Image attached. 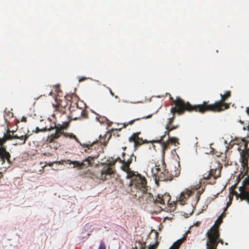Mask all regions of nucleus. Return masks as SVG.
<instances>
[{
  "label": "nucleus",
  "instance_id": "nucleus-35",
  "mask_svg": "<svg viewBox=\"0 0 249 249\" xmlns=\"http://www.w3.org/2000/svg\"><path fill=\"white\" fill-rule=\"evenodd\" d=\"M68 135H69V137H70V138L74 139L77 142L79 143L80 144H81L79 142L78 140L77 139L76 136L74 135L73 134H72V133H68Z\"/></svg>",
  "mask_w": 249,
  "mask_h": 249
},
{
  "label": "nucleus",
  "instance_id": "nucleus-49",
  "mask_svg": "<svg viewBox=\"0 0 249 249\" xmlns=\"http://www.w3.org/2000/svg\"><path fill=\"white\" fill-rule=\"evenodd\" d=\"M143 244H144V247L142 246L141 248V249H146L145 243H144Z\"/></svg>",
  "mask_w": 249,
  "mask_h": 249
},
{
  "label": "nucleus",
  "instance_id": "nucleus-53",
  "mask_svg": "<svg viewBox=\"0 0 249 249\" xmlns=\"http://www.w3.org/2000/svg\"><path fill=\"white\" fill-rule=\"evenodd\" d=\"M114 96L115 97V98L116 99H118V98H119V97H118V96H116H116H115V95H114Z\"/></svg>",
  "mask_w": 249,
  "mask_h": 249
},
{
  "label": "nucleus",
  "instance_id": "nucleus-1",
  "mask_svg": "<svg viewBox=\"0 0 249 249\" xmlns=\"http://www.w3.org/2000/svg\"><path fill=\"white\" fill-rule=\"evenodd\" d=\"M83 147L85 149L84 151L88 154L89 155L85 159L82 161H71L70 160H63V162L66 164H73V168H77L78 169H82L84 167H88L92 165L95 159H97L100 153L103 150L102 146V142H99L98 141L93 142L91 143L89 142V143L81 144Z\"/></svg>",
  "mask_w": 249,
  "mask_h": 249
},
{
  "label": "nucleus",
  "instance_id": "nucleus-51",
  "mask_svg": "<svg viewBox=\"0 0 249 249\" xmlns=\"http://www.w3.org/2000/svg\"><path fill=\"white\" fill-rule=\"evenodd\" d=\"M157 171H159V170H160L157 167H156V169H155ZM157 174H158V172H157Z\"/></svg>",
  "mask_w": 249,
  "mask_h": 249
},
{
  "label": "nucleus",
  "instance_id": "nucleus-18",
  "mask_svg": "<svg viewBox=\"0 0 249 249\" xmlns=\"http://www.w3.org/2000/svg\"><path fill=\"white\" fill-rule=\"evenodd\" d=\"M179 125H174L172 124L171 125H165V129L166 130L164 132V135L161 137L160 139L159 140L155 141V142H160L161 141H163V138L165 137L166 135H167L168 136H169L170 132L176 129H177L179 127Z\"/></svg>",
  "mask_w": 249,
  "mask_h": 249
},
{
  "label": "nucleus",
  "instance_id": "nucleus-12",
  "mask_svg": "<svg viewBox=\"0 0 249 249\" xmlns=\"http://www.w3.org/2000/svg\"><path fill=\"white\" fill-rule=\"evenodd\" d=\"M171 200V196L168 193H165L164 195H158L156 198V204L162 205L165 206V205L171 204L170 202Z\"/></svg>",
  "mask_w": 249,
  "mask_h": 249
},
{
  "label": "nucleus",
  "instance_id": "nucleus-2",
  "mask_svg": "<svg viewBox=\"0 0 249 249\" xmlns=\"http://www.w3.org/2000/svg\"><path fill=\"white\" fill-rule=\"evenodd\" d=\"M231 91H226L224 94H220L221 100L216 101L213 104H208L209 101H203L199 106V110L201 112V114H204L206 112H218L227 109L230 107V103H225V102L231 97Z\"/></svg>",
  "mask_w": 249,
  "mask_h": 249
},
{
  "label": "nucleus",
  "instance_id": "nucleus-42",
  "mask_svg": "<svg viewBox=\"0 0 249 249\" xmlns=\"http://www.w3.org/2000/svg\"><path fill=\"white\" fill-rule=\"evenodd\" d=\"M220 218L222 219V218L226 216V214L224 212H223L220 215Z\"/></svg>",
  "mask_w": 249,
  "mask_h": 249
},
{
  "label": "nucleus",
  "instance_id": "nucleus-37",
  "mask_svg": "<svg viewBox=\"0 0 249 249\" xmlns=\"http://www.w3.org/2000/svg\"><path fill=\"white\" fill-rule=\"evenodd\" d=\"M98 249H106V245L103 241H100Z\"/></svg>",
  "mask_w": 249,
  "mask_h": 249
},
{
  "label": "nucleus",
  "instance_id": "nucleus-58",
  "mask_svg": "<svg viewBox=\"0 0 249 249\" xmlns=\"http://www.w3.org/2000/svg\"><path fill=\"white\" fill-rule=\"evenodd\" d=\"M51 93H52V91L50 92L49 95H51Z\"/></svg>",
  "mask_w": 249,
  "mask_h": 249
},
{
  "label": "nucleus",
  "instance_id": "nucleus-9",
  "mask_svg": "<svg viewBox=\"0 0 249 249\" xmlns=\"http://www.w3.org/2000/svg\"><path fill=\"white\" fill-rule=\"evenodd\" d=\"M147 188L146 189L145 191H141V195L139 194L137 195V193H135V191L132 190V194L131 195L133 196H135L136 197H138L139 199H142L143 200H145L147 203H153L154 204H156V198H154L152 194L150 193H147Z\"/></svg>",
  "mask_w": 249,
  "mask_h": 249
},
{
  "label": "nucleus",
  "instance_id": "nucleus-15",
  "mask_svg": "<svg viewBox=\"0 0 249 249\" xmlns=\"http://www.w3.org/2000/svg\"><path fill=\"white\" fill-rule=\"evenodd\" d=\"M6 147H0V159L3 163L6 160L9 163H11V155L9 152L7 151Z\"/></svg>",
  "mask_w": 249,
  "mask_h": 249
},
{
  "label": "nucleus",
  "instance_id": "nucleus-32",
  "mask_svg": "<svg viewBox=\"0 0 249 249\" xmlns=\"http://www.w3.org/2000/svg\"><path fill=\"white\" fill-rule=\"evenodd\" d=\"M127 156H130V155L127 154L124 152H123L122 154V164H124L127 159Z\"/></svg>",
  "mask_w": 249,
  "mask_h": 249
},
{
  "label": "nucleus",
  "instance_id": "nucleus-16",
  "mask_svg": "<svg viewBox=\"0 0 249 249\" xmlns=\"http://www.w3.org/2000/svg\"><path fill=\"white\" fill-rule=\"evenodd\" d=\"M160 143L162 144V147L163 148V150H167L169 146V145L170 144H175L176 143H178V139L176 137H170V136H168V140L166 141V142L163 141H161Z\"/></svg>",
  "mask_w": 249,
  "mask_h": 249
},
{
  "label": "nucleus",
  "instance_id": "nucleus-52",
  "mask_svg": "<svg viewBox=\"0 0 249 249\" xmlns=\"http://www.w3.org/2000/svg\"><path fill=\"white\" fill-rule=\"evenodd\" d=\"M232 196H230V200H229V201L231 202V201H232Z\"/></svg>",
  "mask_w": 249,
  "mask_h": 249
},
{
  "label": "nucleus",
  "instance_id": "nucleus-59",
  "mask_svg": "<svg viewBox=\"0 0 249 249\" xmlns=\"http://www.w3.org/2000/svg\"><path fill=\"white\" fill-rule=\"evenodd\" d=\"M225 245H228V243H225Z\"/></svg>",
  "mask_w": 249,
  "mask_h": 249
},
{
  "label": "nucleus",
  "instance_id": "nucleus-57",
  "mask_svg": "<svg viewBox=\"0 0 249 249\" xmlns=\"http://www.w3.org/2000/svg\"><path fill=\"white\" fill-rule=\"evenodd\" d=\"M124 150H125L126 149V147L123 148Z\"/></svg>",
  "mask_w": 249,
  "mask_h": 249
},
{
  "label": "nucleus",
  "instance_id": "nucleus-31",
  "mask_svg": "<svg viewBox=\"0 0 249 249\" xmlns=\"http://www.w3.org/2000/svg\"><path fill=\"white\" fill-rule=\"evenodd\" d=\"M175 119V115H173L171 117L167 119V122L165 125H171Z\"/></svg>",
  "mask_w": 249,
  "mask_h": 249
},
{
  "label": "nucleus",
  "instance_id": "nucleus-43",
  "mask_svg": "<svg viewBox=\"0 0 249 249\" xmlns=\"http://www.w3.org/2000/svg\"><path fill=\"white\" fill-rule=\"evenodd\" d=\"M238 183L236 182L234 185L232 186L231 187V189H232V190H234L236 188V185Z\"/></svg>",
  "mask_w": 249,
  "mask_h": 249
},
{
  "label": "nucleus",
  "instance_id": "nucleus-36",
  "mask_svg": "<svg viewBox=\"0 0 249 249\" xmlns=\"http://www.w3.org/2000/svg\"><path fill=\"white\" fill-rule=\"evenodd\" d=\"M6 142L5 139H4L3 136L2 138H0V147H6V146L3 145Z\"/></svg>",
  "mask_w": 249,
  "mask_h": 249
},
{
  "label": "nucleus",
  "instance_id": "nucleus-41",
  "mask_svg": "<svg viewBox=\"0 0 249 249\" xmlns=\"http://www.w3.org/2000/svg\"><path fill=\"white\" fill-rule=\"evenodd\" d=\"M200 195V192L199 191L197 192V196H196L197 201H198V200L199 199Z\"/></svg>",
  "mask_w": 249,
  "mask_h": 249
},
{
  "label": "nucleus",
  "instance_id": "nucleus-23",
  "mask_svg": "<svg viewBox=\"0 0 249 249\" xmlns=\"http://www.w3.org/2000/svg\"><path fill=\"white\" fill-rule=\"evenodd\" d=\"M185 240L186 237H183L182 238L178 240L173 244V245L169 249H179L181 245Z\"/></svg>",
  "mask_w": 249,
  "mask_h": 249
},
{
  "label": "nucleus",
  "instance_id": "nucleus-27",
  "mask_svg": "<svg viewBox=\"0 0 249 249\" xmlns=\"http://www.w3.org/2000/svg\"><path fill=\"white\" fill-rule=\"evenodd\" d=\"M29 136V135L27 134L25 135H19L18 139H19L21 141L20 142H19V144L20 145L24 144Z\"/></svg>",
  "mask_w": 249,
  "mask_h": 249
},
{
  "label": "nucleus",
  "instance_id": "nucleus-33",
  "mask_svg": "<svg viewBox=\"0 0 249 249\" xmlns=\"http://www.w3.org/2000/svg\"><path fill=\"white\" fill-rule=\"evenodd\" d=\"M140 120V118H137V119L132 120L131 121H130L128 122H125L124 124V127H126L128 125L132 124L135 121H136L137 120Z\"/></svg>",
  "mask_w": 249,
  "mask_h": 249
},
{
  "label": "nucleus",
  "instance_id": "nucleus-39",
  "mask_svg": "<svg viewBox=\"0 0 249 249\" xmlns=\"http://www.w3.org/2000/svg\"><path fill=\"white\" fill-rule=\"evenodd\" d=\"M107 88L109 90L110 94H111V95L112 96H114V92H112V91L111 90V89L110 88H108V87H107Z\"/></svg>",
  "mask_w": 249,
  "mask_h": 249
},
{
  "label": "nucleus",
  "instance_id": "nucleus-7",
  "mask_svg": "<svg viewBox=\"0 0 249 249\" xmlns=\"http://www.w3.org/2000/svg\"><path fill=\"white\" fill-rule=\"evenodd\" d=\"M70 121L64 122L62 124H58L57 125L53 123L54 128H55V132L54 134H52L49 137V142H52L54 139H58L61 134H63L64 129H66L69 125Z\"/></svg>",
  "mask_w": 249,
  "mask_h": 249
},
{
  "label": "nucleus",
  "instance_id": "nucleus-38",
  "mask_svg": "<svg viewBox=\"0 0 249 249\" xmlns=\"http://www.w3.org/2000/svg\"><path fill=\"white\" fill-rule=\"evenodd\" d=\"M88 79V78L87 77H82L81 78H80L79 79V82H83L86 80Z\"/></svg>",
  "mask_w": 249,
  "mask_h": 249
},
{
  "label": "nucleus",
  "instance_id": "nucleus-22",
  "mask_svg": "<svg viewBox=\"0 0 249 249\" xmlns=\"http://www.w3.org/2000/svg\"><path fill=\"white\" fill-rule=\"evenodd\" d=\"M213 171L212 170H211L209 173H205L203 175V178L205 179H210L211 178H213V181H210L209 183H214L215 182V179L216 178L213 176Z\"/></svg>",
  "mask_w": 249,
  "mask_h": 249
},
{
  "label": "nucleus",
  "instance_id": "nucleus-5",
  "mask_svg": "<svg viewBox=\"0 0 249 249\" xmlns=\"http://www.w3.org/2000/svg\"><path fill=\"white\" fill-rule=\"evenodd\" d=\"M71 117L74 120H80L88 117L87 111L85 109V105L82 102H71L69 107Z\"/></svg>",
  "mask_w": 249,
  "mask_h": 249
},
{
  "label": "nucleus",
  "instance_id": "nucleus-34",
  "mask_svg": "<svg viewBox=\"0 0 249 249\" xmlns=\"http://www.w3.org/2000/svg\"><path fill=\"white\" fill-rule=\"evenodd\" d=\"M117 161H119L120 163L122 164V158L118 157L115 160H114L113 161H111L109 163L111 164V165H112L113 166Z\"/></svg>",
  "mask_w": 249,
  "mask_h": 249
},
{
  "label": "nucleus",
  "instance_id": "nucleus-56",
  "mask_svg": "<svg viewBox=\"0 0 249 249\" xmlns=\"http://www.w3.org/2000/svg\"><path fill=\"white\" fill-rule=\"evenodd\" d=\"M133 249H138L137 247H135V248H133Z\"/></svg>",
  "mask_w": 249,
  "mask_h": 249
},
{
  "label": "nucleus",
  "instance_id": "nucleus-11",
  "mask_svg": "<svg viewBox=\"0 0 249 249\" xmlns=\"http://www.w3.org/2000/svg\"><path fill=\"white\" fill-rule=\"evenodd\" d=\"M240 160L242 168L246 170L245 174L248 173V160L249 159V149L246 150H242L240 152Z\"/></svg>",
  "mask_w": 249,
  "mask_h": 249
},
{
  "label": "nucleus",
  "instance_id": "nucleus-26",
  "mask_svg": "<svg viewBox=\"0 0 249 249\" xmlns=\"http://www.w3.org/2000/svg\"><path fill=\"white\" fill-rule=\"evenodd\" d=\"M5 131H6V132H4L3 137L4 139H5L6 141H7V140H12L14 132H12L13 134L11 135L10 134L11 131L9 130L8 129L6 130V128H5Z\"/></svg>",
  "mask_w": 249,
  "mask_h": 249
},
{
  "label": "nucleus",
  "instance_id": "nucleus-45",
  "mask_svg": "<svg viewBox=\"0 0 249 249\" xmlns=\"http://www.w3.org/2000/svg\"><path fill=\"white\" fill-rule=\"evenodd\" d=\"M18 136H19V135H18L17 134L15 135H13V139H18Z\"/></svg>",
  "mask_w": 249,
  "mask_h": 249
},
{
  "label": "nucleus",
  "instance_id": "nucleus-44",
  "mask_svg": "<svg viewBox=\"0 0 249 249\" xmlns=\"http://www.w3.org/2000/svg\"><path fill=\"white\" fill-rule=\"evenodd\" d=\"M21 121V122H27L26 118L24 116L22 117Z\"/></svg>",
  "mask_w": 249,
  "mask_h": 249
},
{
  "label": "nucleus",
  "instance_id": "nucleus-28",
  "mask_svg": "<svg viewBox=\"0 0 249 249\" xmlns=\"http://www.w3.org/2000/svg\"><path fill=\"white\" fill-rule=\"evenodd\" d=\"M242 185L241 186H244L246 190L248 191V188L247 185H249V176L248 175L242 181Z\"/></svg>",
  "mask_w": 249,
  "mask_h": 249
},
{
  "label": "nucleus",
  "instance_id": "nucleus-8",
  "mask_svg": "<svg viewBox=\"0 0 249 249\" xmlns=\"http://www.w3.org/2000/svg\"><path fill=\"white\" fill-rule=\"evenodd\" d=\"M114 171L113 166L109 163L104 164L103 167L98 173L97 177L99 179L105 181L108 178V176L110 177L114 174Z\"/></svg>",
  "mask_w": 249,
  "mask_h": 249
},
{
  "label": "nucleus",
  "instance_id": "nucleus-4",
  "mask_svg": "<svg viewBox=\"0 0 249 249\" xmlns=\"http://www.w3.org/2000/svg\"><path fill=\"white\" fill-rule=\"evenodd\" d=\"M126 178L131 179L129 186L131 187L130 188L131 192L132 189L135 191V193L137 192L139 193L141 191H145L148 187L146 179L140 174H136L134 172H129L127 175Z\"/></svg>",
  "mask_w": 249,
  "mask_h": 249
},
{
  "label": "nucleus",
  "instance_id": "nucleus-46",
  "mask_svg": "<svg viewBox=\"0 0 249 249\" xmlns=\"http://www.w3.org/2000/svg\"><path fill=\"white\" fill-rule=\"evenodd\" d=\"M246 112L248 115L249 116V107L246 108Z\"/></svg>",
  "mask_w": 249,
  "mask_h": 249
},
{
  "label": "nucleus",
  "instance_id": "nucleus-13",
  "mask_svg": "<svg viewBox=\"0 0 249 249\" xmlns=\"http://www.w3.org/2000/svg\"><path fill=\"white\" fill-rule=\"evenodd\" d=\"M140 133L141 132L134 133L129 138V141L134 143V147L135 148L144 143L148 142L146 140H143L142 138H139V135Z\"/></svg>",
  "mask_w": 249,
  "mask_h": 249
},
{
  "label": "nucleus",
  "instance_id": "nucleus-47",
  "mask_svg": "<svg viewBox=\"0 0 249 249\" xmlns=\"http://www.w3.org/2000/svg\"><path fill=\"white\" fill-rule=\"evenodd\" d=\"M151 116H152V114L149 115H148V116H146V117H142V118H150Z\"/></svg>",
  "mask_w": 249,
  "mask_h": 249
},
{
  "label": "nucleus",
  "instance_id": "nucleus-40",
  "mask_svg": "<svg viewBox=\"0 0 249 249\" xmlns=\"http://www.w3.org/2000/svg\"><path fill=\"white\" fill-rule=\"evenodd\" d=\"M231 201H229L228 202H227V207H226V208L225 209L224 211H225L227 210V208H228V207H229L230 206V205L231 204Z\"/></svg>",
  "mask_w": 249,
  "mask_h": 249
},
{
  "label": "nucleus",
  "instance_id": "nucleus-14",
  "mask_svg": "<svg viewBox=\"0 0 249 249\" xmlns=\"http://www.w3.org/2000/svg\"><path fill=\"white\" fill-rule=\"evenodd\" d=\"M133 158H134L136 161V157L134 156L133 154L130 155V156H127V160L125 163L124 164H122L121 167V169L124 172H125L127 174L129 172H133V171L130 170L129 168L130 164L132 163Z\"/></svg>",
  "mask_w": 249,
  "mask_h": 249
},
{
  "label": "nucleus",
  "instance_id": "nucleus-55",
  "mask_svg": "<svg viewBox=\"0 0 249 249\" xmlns=\"http://www.w3.org/2000/svg\"><path fill=\"white\" fill-rule=\"evenodd\" d=\"M1 176H2V173L1 172H0V178H1Z\"/></svg>",
  "mask_w": 249,
  "mask_h": 249
},
{
  "label": "nucleus",
  "instance_id": "nucleus-21",
  "mask_svg": "<svg viewBox=\"0 0 249 249\" xmlns=\"http://www.w3.org/2000/svg\"><path fill=\"white\" fill-rule=\"evenodd\" d=\"M153 231H154L155 233V238L156 239V242L155 243V244L153 245H150L148 249H157L159 244V242L158 240L159 237V233L154 230H152L151 232H152Z\"/></svg>",
  "mask_w": 249,
  "mask_h": 249
},
{
  "label": "nucleus",
  "instance_id": "nucleus-24",
  "mask_svg": "<svg viewBox=\"0 0 249 249\" xmlns=\"http://www.w3.org/2000/svg\"><path fill=\"white\" fill-rule=\"evenodd\" d=\"M54 126H50V127L44 126V127H41V128H39V127H36V128L35 132L36 133H39L40 132H45V131H46L47 130L50 131V130H51L52 129H54Z\"/></svg>",
  "mask_w": 249,
  "mask_h": 249
},
{
  "label": "nucleus",
  "instance_id": "nucleus-54",
  "mask_svg": "<svg viewBox=\"0 0 249 249\" xmlns=\"http://www.w3.org/2000/svg\"><path fill=\"white\" fill-rule=\"evenodd\" d=\"M50 126H53V125H46L45 126H48V127H50Z\"/></svg>",
  "mask_w": 249,
  "mask_h": 249
},
{
  "label": "nucleus",
  "instance_id": "nucleus-3",
  "mask_svg": "<svg viewBox=\"0 0 249 249\" xmlns=\"http://www.w3.org/2000/svg\"><path fill=\"white\" fill-rule=\"evenodd\" d=\"M170 99L175 105V107H172L170 109L172 116L175 115L176 113L179 115H182L185 111H196L201 113V112L199 110V106H200V104L192 105L189 102H185L184 100L179 97H177L176 99L170 97Z\"/></svg>",
  "mask_w": 249,
  "mask_h": 249
},
{
  "label": "nucleus",
  "instance_id": "nucleus-48",
  "mask_svg": "<svg viewBox=\"0 0 249 249\" xmlns=\"http://www.w3.org/2000/svg\"><path fill=\"white\" fill-rule=\"evenodd\" d=\"M68 133H67V132H65V133H64V132H63V135H64L65 137H69V135H68Z\"/></svg>",
  "mask_w": 249,
  "mask_h": 249
},
{
  "label": "nucleus",
  "instance_id": "nucleus-17",
  "mask_svg": "<svg viewBox=\"0 0 249 249\" xmlns=\"http://www.w3.org/2000/svg\"><path fill=\"white\" fill-rule=\"evenodd\" d=\"M193 192L190 190H186L180 194V196L178 199V201L180 202L181 205L185 204L186 200L192 195Z\"/></svg>",
  "mask_w": 249,
  "mask_h": 249
},
{
  "label": "nucleus",
  "instance_id": "nucleus-60",
  "mask_svg": "<svg viewBox=\"0 0 249 249\" xmlns=\"http://www.w3.org/2000/svg\"><path fill=\"white\" fill-rule=\"evenodd\" d=\"M104 145H106V142H104Z\"/></svg>",
  "mask_w": 249,
  "mask_h": 249
},
{
  "label": "nucleus",
  "instance_id": "nucleus-20",
  "mask_svg": "<svg viewBox=\"0 0 249 249\" xmlns=\"http://www.w3.org/2000/svg\"><path fill=\"white\" fill-rule=\"evenodd\" d=\"M210 241V239L208 238V240L206 244L207 249H216L218 243H220L222 245H223L224 243L223 240L219 239V236H218L215 239V246H213L212 244H210L209 242Z\"/></svg>",
  "mask_w": 249,
  "mask_h": 249
},
{
  "label": "nucleus",
  "instance_id": "nucleus-6",
  "mask_svg": "<svg viewBox=\"0 0 249 249\" xmlns=\"http://www.w3.org/2000/svg\"><path fill=\"white\" fill-rule=\"evenodd\" d=\"M222 222V219L219 216L215 222V224L207 231V238L210 239L209 242L213 246H215V239L220 236L219 227Z\"/></svg>",
  "mask_w": 249,
  "mask_h": 249
},
{
  "label": "nucleus",
  "instance_id": "nucleus-25",
  "mask_svg": "<svg viewBox=\"0 0 249 249\" xmlns=\"http://www.w3.org/2000/svg\"><path fill=\"white\" fill-rule=\"evenodd\" d=\"M55 102H56V104L54 105L53 104V106L54 107V108H55L56 110H58L60 112H65L64 107H65V105H63L61 103V102L60 103H58L56 101V99H55Z\"/></svg>",
  "mask_w": 249,
  "mask_h": 249
},
{
  "label": "nucleus",
  "instance_id": "nucleus-50",
  "mask_svg": "<svg viewBox=\"0 0 249 249\" xmlns=\"http://www.w3.org/2000/svg\"><path fill=\"white\" fill-rule=\"evenodd\" d=\"M45 123H46H46H48V124H50V123H51V120H50V119H48V120L47 121V122H45Z\"/></svg>",
  "mask_w": 249,
  "mask_h": 249
},
{
  "label": "nucleus",
  "instance_id": "nucleus-10",
  "mask_svg": "<svg viewBox=\"0 0 249 249\" xmlns=\"http://www.w3.org/2000/svg\"><path fill=\"white\" fill-rule=\"evenodd\" d=\"M240 193L236 191L232 190L231 193L233 196H235L237 198H240L241 200H245L249 204V192L246 190L244 186H240L239 188Z\"/></svg>",
  "mask_w": 249,
  "mask_h": 249
},
{
  "label": "nucleus",
  "instance_id": "nucleus-29",
  "mask_svg": "<svg viewBox=\"0 0 249 249\" xmlns=\"http://www.w3.org/2000/svg\"><path fill=\"white\" fill-rule=\"evenodd\" d=\"M246 170H244V169L243 168V172H241L240 174L238 176V177L236 178V182L239 183L240 181V180L243 178L244 176L247 175L248 173L245 174Z\"/></svg>",
  "mask_w": 249,
  "mask_h": 249
},
{
  "label": "nucleus",
  "instance_id": "nucleus-19",
  "mask_svg": "<svg viewBox=\"0 0 249 249\" xmlns=\"http://www.w3.org/2000/svg\"><path fill=\"white\" fill-rule=\"evenodd\" d=\"M173 176H171L170 174L166 170L160 172L158 175L159 180L161 181L171 180L173 179Z\"/></svg>",
  "mask_w": 249,
  "mask_h": 249
},
{
  "label": "nucleus",
  "instance_id": "nucleus-30",
  "mask_svg": "<svg viewBox=\"0 0 249 249\" xmlns=\"http://www.w3.org/2000/svg\"><path fill=\"white\" fill-rule=\"evenodd\" d=\"M96 119L99 122H100L101 124L105 122L106 121H107V118L105 117H102L100 115L97 114L96 117Z\"/></svg>",
  "mask_w": 249,
  "mask_h": 249
}]
</instances>
